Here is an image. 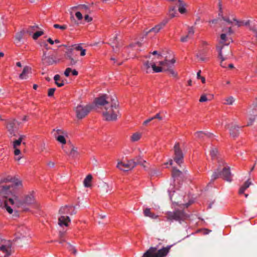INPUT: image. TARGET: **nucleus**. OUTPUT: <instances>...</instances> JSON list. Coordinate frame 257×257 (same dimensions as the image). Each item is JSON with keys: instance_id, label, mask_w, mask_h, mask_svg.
I'll return each mask as SVG.
<instances>
[{"instance_id": "obj_1", "label": "nucleus", "mask_w": 257, "mask_h": 257, "mask_svg": "<svg viewBox=\"0 0 257 257\" xmlns=\"http://www.w3.org/2000/svg\"><path fill=\"white\" fill-rule=\"evenodd\" d=\"M118 103L116 99H112L109 106L105 107L102 110V114L105 120L114 121L117 119L119 110Z\"/></svg>"}, {"instance_id": "obj_2", "label": "nucleus", "mask_w": 257, "mask_h": 257, "mask_svg": "<svg viewBox=\"0 0 257 257\" xmlns=\"http://www.w3.org/2000/svg\"><path fill=\"white\" fill-rule=\"evenodd\" d=\"M217 171H219L220 177L224 180L231 182L232 180L230 168L221 159H218Z\"/></svg>"}, {"instance_id": "obj_3", "label": "nucleus", "mask_w": 257, "mask_h": 257, "mask_svg": "<svg viewBox=\"0 0 257 257\" xmlns=\"http://www.w3.org/2000/svg\"><path fill=\"white\" fill-rule=\"evenodd\" d=\"M171 246H167L160 249L158 246L151 247L145 252L142 257H165L169 252Z\"/></svg>"}, {"instance_id": "obj_4", "label": "nucleus", "mask_w": 257, "mask_h": 257, "mask_svg": "<svg viewBox=\"0 0 257 257\" xmlns=\"http://www.w3.org/2000/svg\"><path fill=\"white\" fill-rule=\"evenodd\" d=\"M9 203L12 205H14L17 207L23 205L24 204H31L35 202V198L32 193L26 196L23 201L20 200L17 196H15L14 198H9Z\"/></svg>"}, {"instance_id": "obj_5", "label": "nucleus", "mask_w": 257, "mask_h": 257, "mask_svg": "<svg viewBox=\"0 0 257 257\" xmlns=\"http://www.w3.org/2000/svg\"><path fill=\"white\" fill-rule=\"evenodd\" d=\"M112 99H116L114 97H110L109 95L104 94L95 98L94 103L98 107H100L102 110L111 103Z\"/></svg>"}, {"instance_id": "obj_6", "label": "nucleus", "mask_w": 257, "mask_h": 257, "mask_svg": "<svg viewBox=\"0 0 257 257\" xmlns=\"http://www.w3.org/2000/svg\"><path fill=\"white\" fill-rule=\"evenodd\" d=\"M71 207L75 208V206H67L61 207L59 209V214L62 215L59 218L58 224L60 226L65 225L67 226L68 225V223L70 221V219L68 216H65L63 215L69 214L70 208Z\"/></svg>"}, {"instance_id": "obj_7", "label": "nucleus", "mask_w": 257, "mask_h": 257, "mask_svg": "<svg viewBox=\"0 0 257 257\" xmlns=\"http://www.w3.org/2000/svg\"><path fill=\"white\" fill-rule=\"evenodd\" d=\"M166 217L168 220H175L180 222L181 220H185L187 216L183 211L177 210L174 212H168Z\"/></svg>"}, {"instance_id": "obj_8", "label": "nucleus", "mask_w": 257, "mask_h": 257, "mask_svg": "<svg viewBox=\"0 0 257 257\" xmlns=\"http://www.w3.org/2000/svg\"><path fill=\"white\" fill-rule=\"evenodd\" d=\"M91 108L90 105H78L75 108L77 117L78 119H82L89 113Z\"/></svg>"}, {"instance_id": "obj_9", "label": "nucleus", "mask_w": 257, "mask_h": 257, "mask_svg": "<svg viewBox=\"0 0 257 257\" xmlns=\"http://www.w3.org/2000/svg\"><path fill=\"white\" fill-rule=\"evenodd\" d=\"M41 61L43 65L46 66L52 65L57 62L55 56L53 54L47 53L46 51L43 52Z\"/></svg>"}, {"instance_id": "obj_10", "label": "nucleus", "mask_w": 257, "mask_h": 257, "mask_svg": "<svg viewBox=\"0 0 257 257\" xmlns=\"http://www.w3.org/2000/svg\"><path fill=\"white\" fill-rule=\"evenodd\" d=\"M12 243L10 240L5 241L0 245V257H8L11 254Z\"/></svg>"}, {"instance_id": "obj_11", "label": "nucleus", "mask_w": 257, "mask_h": 257, "mask_svg": "<svg viewBox=\"0 0 257 257\" xmlns=\"http://www.w3.org/2000/svg\"><path fill=\"white\" fill-rule=\"evenodd\" d=\"M20 124V122L15 119H10L7 121V128L11 135L13 136H16L15 133L18 129V126Z\"/></svg>"}, {"instance_id": "obj_12", "label": "nucleus", "mask_w": 257, "mask_h": 257, "mask_svg": "<svg viewBox=\"0 0 257 257\" xmlns=\"http://www.w3.org/2000/svg\"><path fill=\"white\" fill-rule=\"evenodd\" d=\"M116 167L122 171H128L135 168V164L134 162L131 160L128 161L127 163L119 161L118 162Z\"/></svg>"}, {"instance_id": "obj_13", "label": "nucleus", "mask_w": 257, "mask_h": 257, "mask_svg": "<svg viewBox=\"0 0 257 257\" xmlns=\"http://www.w3.org/2000/svg\"><path fill=\"white\" fill-rule=\"evenodd\" d=\"M174 161L178 164L180 165L182 162L183 158V153L179 147V143H176L174 147Z\"/></svg>"}, {"instance_id": "obj_14", "label": "nucleus", "mask_w": 257, "mask_h": 257, "mask_svg": "<svg viewBox=\"0 0 257 257\" xmlns=\"http://www.w3.org/2000/svg\"><path fill=\"white\" fill-rule=\"evenodd\" d=\"M241 127H243V126H239L233 123H231L230 127H229V124L225 125L226 128H229L230 135L233 138H236L238 136L239 134V128Z\"/></svg>"}, {"instance_id": "obj_15", "label": "nucleus", "mask_w": 257, "mask_h": 257, "mask_svg": "<svg viewBox=\"0 0 257 257\" xmlns=\"http://www.w3.org/2000/svg\"><path fill=\"white\" fill-rule=\"evenodd\" d=\"M109 44L111 46L113 52L116 53L118 51V49L119 46H120L121 44L119 42L118 40V38L117 36L113 37V38H111L109 40Z\"/></svg>"}, {"instance_id": "obj_16", "label": "nucleus", "mask_w": 257, "mask_h": 257, "mask_svg": "<svg viewBox=\"0 0 257 257\" xmlns=\"http://www.w3.org/2000/svg\"><path fill=\"white\" fill-rule=\"evenodd\" d=\"M168 23V20H164L162 22L158 24V25H156L155 27L152 28L150 30H149L148 31L145 32V35H147L148 33L150 32H154L155 33H158L161 29H162L165 25Z\"/></svg>"}, {"instance_id": "obj_17", "label": "nucleus", "mask_w": 257, "mask_h": 257, "mask_svg": "<svg viewBox=\"0 0 257 257\" xmlns=\"http://www.w3.org/2000/svg\"><path fill=\"white\" fill-rule=\"evenodd\" d=\"M73 51L72 48L68 50L66 54V59L70 61V65L73 66L75 65L77 62V60L72 57V52Z\"/></svg>"}, {"instance_id": "obj_18", "label": "nucleus", "mask_w": 257, "mask_h": 257, "mask_svg": "<svg viewBox=\"0 0 257 257\" xmlns=\"http://www.w3.org/2000/svg\"><path fill=\"white\" fill-rule=\"evenodd\" d=\"M195 135L196 138H198L199 139H203L204 137L211 138L213 136V134L209 132H204L203 131H199L196 132L195 134Z\"/></svg>"}, {"instance_id": "obj_19", "label": "nucleus", "mask_w": 257, "mask_h": 257, "mask_svg": "<svg viewBox=\"0 0 257 257\" xmlns=\"http://www.w3.org/2000/svg\"><path fill=\"white\" fill-rule=\"evenodd\" d=\"M207 52L205 50L199 51L196 54V57L198 61H204L206 60Z\"/></svg>"}, {"instance_id": "obj_20", "label": "nucleus", "mask_w": 257, "mask_h": 257, "mask_svg": "<svg viewBox=\"0 0 257 257\" xmlns=\"http://www.w3.org/2000/svg\"><path fill=\"white\" fill-rule=\"evenodd\" d=\"M131 160L134 162V164H135V167L138 165H140L143 166L144 168L146 167V166L144 165V163H146V161L143 159L141 155H139L136 157L134 159Z\"/></svg>"}, {"instance_id": "obj_21", "label": "nucleus", "mask_w": 257, "mask_h": 257, "mask_svg": "<svg viewBox=\"0 0 257 257\" xmlns=\"http://www.w3.org/2000/svg\"><path fill=\"white\" fill-rule=\"evenodd\" d=\"M31 68L29 66H25L22 73L20 75V78L21 79H26L28 78V74L31 72Z\"/></svg>"}, {"instance_id": "obj_22", "label": "nucleus", "mask_w": 257, "mask_h": 257, "mask_svg": "<svg viewBox=\"0 0 257 257\" xmlns=\"http://www.w3.org/2000/svg\"><path fill=\"white\" fill-rule=\"evenodd\" d=\"M251 184V182L249 179H248L244 184L240 188L239 190V193L242 194L244 193V191L247 189L249 186Z\"/></svg>"}, {"instance_id": "obj_23", "label": "nucleus", "mask_w": 257, "mask_h": 257, "mask_svg": "<svg viewBox=\"0 0 257 257\" xmlns=\"http://www.w3.org/2000/svg\"><path fill=\"white\" fill-rule=\"evenodd\" d=\"M153 63L150 62L149 61L145 62L143 64V69L146 71L147 73H149L151 72V67Z\"/></svg>"}, {"instance_id": "obj_24", "label": "nucleus", "mask_w": 257, "mask_h": 257, "mask_svg": "<svg viewBox=\"0 0 257 257\" xmlns=\"http://www.w3.org/2000/svg\"><path fill=\"white\" fill-rule=\"evenodd\" d=\"M10 186L9 185H2L0 188V195L8 194L10 191Z\"/></svg>"}, {"instance_id": "obj_25", "label": "nucleus", "mask_w": 257, "mask_h": 257, "mask_svg": "<svg viewBox=\"0 0 257 257\" xmlns=\"http://www.w3.org/2000/svg\"><path fill=\"white\" fill-rule=\"evenodd\" d=\"M92 179V176L91 175L89 174L88 175L86 178L84 179L83 181V184L85 187H89L91 186V180Z\"/></svg>"}, {"instance_id": "obj_26", "label": "nucleus", "mask_w": 257, "mask_h": 257, "mask_svg": "<svg viewBox=\"0 0 257 257\" xmlns=\"http://www.w3.org/2000/svg\"><path fill=\"white\" fill-rule=\"evenodd\" d=\"M25 138V136L21 135L18 140H15L13 141V147L17 148L18 146H19L21 144V143Z\"/></svg>"}, {"instance_id": "obj_27", "label": "nucleus", "mask_w": 257, "mask_h": 257, "mask_svg": "<svg viewBox=\"0 0 257 257\" xmlns=\"http://www.w3.org/2000/svg\"><path fill=\"white\" fill-rule=\"evenodd\" d=\"M159 64L162 66L164 71H167V69L170 68L169 61L167 59H165L164 61H160Z\"/></svg>"}, {"instance_id": "obj_28", "label": "nucleus", "mask_w": 257, "mask_h": 257, "mask_svg": "<svg viewBox=\"0 0 257 257\" xmlns=\"http://www.w3.org/2000/svg\"><path fill=\"white\" fill-rule=\"evenodd\" d=\"M144 213L145 216L150 217L152 218H156L157 217V216L155 214L151 212L150 209L149 208H146L144 210Z\"/></svg>"}, {"instance_id": "obj_29", "label": "nucleus", "mask_w": 257, "mask_h": 257, "mask_svg": "<svg viewBox=\"0 0 257 257\" xmlns=\"http://www.w3.org/2000/svg\"><path fill=\"white\" fill-rule=\"evenodd\" d=\"M54 137L56 139L57 141L60 142V143L62 144H65L66 143V140L64 137V136L62 135H58L57 136L56 134H54Z\"/></svg>"}, {"instance_id": "obj_30", "label": "nucleus", "mask_w": 257, "mask_h": 257, "mask_svg": "<svg viewBox=\"0 0 257 257\" xmlns=\"http://www.w3.org/2000/svg\"><path fill=\"white\" fill-rule=\"evenodd\" d=\"M219 177H220V173H219V171H217V169H216V170L213 172V173L212 174V175L211 176L210 183H211L212 182H213L216 179H217L218 178H219Z\"/></svg>"}, {"instance_id": "obj_31", "label": "nucleus", "mask_w": 257, "mask_h": 257, "mask_svg": "<svg viewBox=\"0 0 257 257\" xmlns=\"http://www.w3.org/2000/svg\"><path fill=\"white\" fill-rule=\"evenodd\" d=\"M54 79L55 81L56 84L58 87H62L64 85V84L63 83V81H62L61 82H58V80H60V76L59 75H58V74L55 75L54 77Z\"/></svg>"}, {"instance_id": "obj_32", "label": "nucleus", "mask_w": 257, "mask_h": 257, "mask_svg": "<svg viewBox=\"0 0 257 257\" xmlns=\"http://www.w3.org/2000/svg\"><path fill=\"white\" fill-rule=\"evenodd\" d=\"M182 174L181 171L180 170L176 169L175 168H173V170L172 172V175L173 178H177L179 177Z\"/></svg>"}, {"instance_id": "obj_33", "label": "nucleus", "mask_w": 257, "mask_h": 257, "mask_svg": "<svg viewBox=\"0 0 257 257\" xmlns=\"http://www.w3.org/2000/svg\"><path fill=\"white\" fill-rule=\"evenodd\" d=\"M152 68L154 72L158 73L163 71V68L162 67H157L153 62L152 65Z\"/></svg>"}, {"instance_id": "obj_34", "label": "nucleus", "mask_w": 257, "mask_h": 257, "mask_svg": "<svg viewBox=\"0 0 257 257\" xmlns=\"http://www.w3.org/2000/svg\"><path fill=\"white\" fill-rule=\"evenodd\" d=\"M78 152L77 151V148L72 146V148L71 150V152L70 153V155L73 157H76L78 156Z\"/></svg>"}, {"instance_id": "obj_35", "label": "nucleus", "mask_w": 257, "mask_h": 257, "mask_svg": "<svg viewBox=\"0 0 257 257\" xmlns=\"http://www.w3.org/2000/svg\"><path fill=\"white\" fill-rule=\"evenodd\" d=\"M141 134L138 133L134 134L131 137V140L133 142H136L139 140L141 138Z\"/></svg>"}, {"instance_id": "obj_36", "label": "nucleus", "mask_w": 257, "mask_h": 257, "mask_svg": "<svg viewBox=\"0 0 257 257\" xmlns=\"http://www.w3.org/2000/svg\"><path fill=\"white\" fill-rule=\"evenodd\" d=\"M249 113H250V114L251 115H252V116L249 117V120H248V121L247 122V125H248V126L252 124L253 121L255 119V115H256V114H257V112H256L254 114H251L252 113L251 112V110H250L249 111Z\"/></svg>"}, {"instance_id": "obj_37", "label": "nucleus", "mask_w": 257, "mask_h": 257, "mask_svg": "<svg viewBox=\"0 0 257 257\" xmlns=\"http://www.w3.org/2000/svg\"><path fill=\"white\" fill-rule=\"evenodd\" d=\"M67 244H68L67 248L69 249V250L70 251H72V253L74 255H76L77 254V250L75 248V247L74 246H73V245H72L69 243H67Z\"/></svg>"}, {"instance_id": "obj_38", "label": "nucleus", "mask_w": 257, "mask_h": 257, "mask_svg": "<svg viewBox=\"0 0 257 257\" xmlns=\"http://www.w3.org/2000/svg\"><path fill=\"white\" fill-rule=\"evenodd\" d=\"M224 104L227 105H232L234 101V99L232 96H230L225 99Z\"/></svg>"}, {"instance_id": "obj_39", "label": "nucleus", "mask_w": 257, "mask_h": 257, "mask_svg": "<svg viewBox=\"0 0 257 257\" xmlns=\"http://www.w3.org/2000/svg\"><path fill=\"white\" fill-rule=\"evenodd\" d=\"M23 36V33L22 32L18 33L15 36L16 41L17 43L20 42Z\"/></svg>"}, {"instance_id": "obj_40", "label": "nucleus", "mask_w": 257, "mask_h": 257, "mask_svg": "<svg viewBox=\"0 0 257 257\" xmlns=\"http://www.w3.org/2000/svg\"><path fill=\"white\" fill-rule=\"evenodd\" d=\"M252 109H251V113L254 114L257 112V97L255 98L254 102L252 104Z\"/></svg>"}, {"instance_id": "obj_41", "label": "nucleus", "mask_w": 257, "mask_h": 257, "mask_svg": "<svg viewBox=\"0 0 257 257\" xmlns=\"http://www.w3.org/2000/svg\"><path fill=\"white\" fill-rule=\"evenodd\" d=\"M218 154V151L216 148H213L210 151V155L212 159H214Z\"/></svg>"}, {"instance_id": "obj_42", "label": "nucleus", "mask_w": 257, "mask_h": 257, "mask_svg": "<svg viewBox=\"0 0 257 257\" xmlns=\"http://www.w3.org/2000/svg\"><path fill=\"white\" fill-rule=\"evenodd\" d=\"M43 34H44V32L42 31H37L33 34V38L34 40H36L38 38V37L42 36Z\"/></svg>"}, {"instance_id": "obj_43", "label": "nucleus", "mask_w": 257, "mask_h": 257, "mask_svg": "<svg viewBox=\"0 0 257 257\" xmlns=\"http://www.w3.org/2000/svg\"><path fill=\"white\" fill-rule=\"evenodd\" d=\"M4 206L6 207L7 211L10 213L12 214L13 212V210L12 208H11L9 206H8V201H5V203L4 204Z\"/></svg>"}, {"instance_id": "obj_44", "label": "nucleus", "mask_w": 257, "mask_h": 257, "mask_svg": "<svg viewBox=\"0 0 257 257\" xmlns=\"http://www.w3.org/2000/svg\"><path fill=\"white\" fill-rule=\"evenodd\" d=\"M13 178H14L9 176L8 177H7L6 178L2 179V181L3 183H6V182H14L15 180H13Z\"/></svg>"}, {"instance_id": "obj_45", "label": "nucleus", "mask_w": 257, "mask_h": 257, "mask_svg": "<svg viewBox=\"0 0 257 257\" xmlns=\"http://www.w3.org/2000/svg\"><path fill=\"white\" fill-rule=\"evenodd\" d=\"M53 27L56 29H60L62 30H65L67 28V26L66 25H60L58 24H54Z\"/></svg>"}, {"instance_id": "obj_46", "label": "nucleus", "mask_w": 257, "mask_h": 257, "mask_svg": "<svg viewBox=\"0 0 257 257\" xmlns=\"http://www.w3.org/2000/svg\"><path fill=\"white\" fill-rule=\"evenodd\" d=\"M176 10L175 7H172L169 10V15L171 18L175 17Z\"/></svg>"}, {"instance_id": "obj_47", "label": "nucleus", "mask_w": 257, "mask_h": 257, "mask_svg": "<svg viewBox=\"0 0 257 257\" xmlns=\"http://www.w3.org/2000/svg\"><path fill=\"white\" fill-rule=\"evenodd\" d=\"M208 100H209V99H208L206 95L204 94L201 96L200 99H199V101L201 102H203L207 101Z\"/></svg>"}, {"instance_id": "obj_48", "label": "nucleus", "mask_w": 257, "mask_h": 257, "mask_svg": "<svg viewBox=\"0 0 257 257\" xmlns=\"http://www.w3.org/2000/svg\"><path fill=\"white\" fill-rule=\"evenodd\" d=\"M55 90H56V89L55 88H51L49 89L48 92V96L51 97V96H53Z\"/></svg>"}, {"instance_id": "obj_49", "label": "nucleus", "mask_w": 257, "mask_h": 257, "mask_svg": "<svg viewBox=\"0 0 257 257\" xmlns=\"http://www.w3.org/2000/svg\"><path fill=\"white\" fill-rule=\"evenodd\" d=\"M184 7L185 6H179L178 11L181 14H184L186 12V10Z\"/></svg>"}, {"instance_id": "obj_50", "label": "nucleus", "mask_w": 257, "mask_h": 257, "mask_svg": "<svg viewBox=\"0 0 257 257\" xmlns=\"http://www.w3.org/2000/svg\"><path fill=\"white\" fill-rule=\"evenodd\" d=\"M220 38H221V39L222 40L221 43H223L224 42H225V41H227V39H226V34H222L220 35Z\"/></svg>"}, {"instance_id": "obj_51", "label": "nucleus", "mask_w": 257, "mask_h": 257, "mask_svg": "<svg viewBox=\"0 0 257 257\" xmlns=\"http://www.w3.org/2000/svg\"><path fill=\"white\" fill-rule=\"evenodd\" d=\"M13 180H15V181L13 182L15 183V186H19L22 185V182L21 181L17 179H16L15 178H14Z\"/></svg>"}, {"instance_id": "obj_52", "label": "nucleus", "mask_w": 257, "mask_h": 257, "mask_svg": "<svg viewBox=\"0 0 257 257\" xmlns=\"http://www.w3.org/2000/svg\"><path fill=\"white\" fill-rule=\"evenodd\" d=\"M77 7H79V9L80 10H88V6L85 5H79L77 6Z\"/></svg>"}, {"instance_id": "obj_53", "label": "nucleus", "mask_w": 257, "mask_h": 257, "mask_svg": "<svg viewBox=\"0 0 257 257\" xmlns=\"http://www.w3.org/2000/svg\"><path fill=\"white\" fill-rule=\"evenodd\" d=\"M72 47H73V48H72L73 50L75 49L77 51H81L83 49V48L80 45H74Z\"/></svg>"}, {"instance_id": "obj_54", "label": "nucleus", "mask_w": 257, "mask_h": 257, "mask_svg": "<svg viewBox=\"0 0 257 257\" xmlns=\"http://www.w3.org/2000/svg\"><path fill=\"white\" fill-rule=\"evenodd\" d=\"M167 71H168L170 72V73L174 77H176L177 75V74L176 72H175L173 69H170V68H168L167 69Z\"/></svg>"}, {"instance_id": "obj_55", "label": "nucleus", "mask_w": 257, "mask_h": 257, "mask_svg": "<svg viewBox=\"0 0 257 257\" xmlns=\"http://www.w3.org/2000/svg\"><path fill=\"white\" fill-rule=\"evenodd\" d=\"M222 49V47H221L220 48H219V57L220 59H221V62H223V61H224L225 60V59L223 57L222 54V52H221Z\"/></svg>"}, {"instance_id": "obj_56", "label": "nucleus", "mask_w": 257, "mask_h": 257, "mask_svg": "<svg viewBox=\"0 0 257 257\" xmlns=\"http://www.w3.org/2000/svg\"><path fill=\"white\" fill-rule=\"evenodd\" d=\"M53 131H55V129L53 130ZM56 133L55 134H56L57 136L61 135V134H64L65 133L61 130L57 129L56 130Z\"/></svg>"}, {"instance_id": "obj_57", "label": "nucleus", "mask_w": 257, "mask_h": 257, "mask_svg": "<svg viewBox=\"0 0 257 257\" xmlns=\"http://www.w3.org/2000/svg\"><path fill=\"white\" fill-rule=\"evenodd\" d=\"M249 29L255 34V36L257 35V27L255 26H251L249 27Z\"/></svg>"}, {"instance_id": "obj_58", "label": "nucleus", "mask_w": 257, "mask_h": 257, "mask_svg": "<svg viewBox=\"0 0 257 257\" xmlns=\"http://www.w3.org/2000/svg\"><path fill=\"white\" fill-rule=\"evenodd\" d=\"M71 71H72V70H71V69L70 68H66V69L65 70V71L64 72V75L66 77L69 76V74H70V72H71Z\"/></svg>"}, {"instance_id": "obj_59", "label": "nucleus", "mask_w": 257, "mask_h": 257, "mask_svg": "<svg viewBox=\"0 0 257 257\" xmlns=\"http://www.w3.org/2000/svg\"><path fill=\"white\" fill-rule=\"evenodd\" d=\"M75 16L77 17V18L79 20H81L83 18L82 15L80 12H76L75 14Z\"/></svg>"}, {"instance_id": "obj_60", "label": "nucleus", "mask_w": 257, "mask_h": 257, "mask_svg": "<svg viewBox=\"0 0 257 257\" xmlns=\"http://www.w3.org/2000/svg\"><path fill=\"white\" fill-rule=\"evenodd\" d=\"M194 31L193 28V27H190L189 28V31H188V35L189 36L193 35L194 34Z\"/></svg>"}, {"instance_id": "obj_61", "label": "nucleus", "mask_w": 257, "mask_h": 257, "mask_svg": "<svg viewBox=\"0 0 257 257\" xmlns=\"http://www.w3.org/2000/svg\"><path fill=\"white\" fill-rule=\"evenodd\" d=\"M15 149L14 154L15 156H18L21 154L20 150L17 148H14Z\"/></svg>"}, {"instance_id": "obj_62", "label": "nucleus", "mask_w": 257, "mask_h": 257, "mask_svg": "<svg viewBox=\"0 0 257 257\" xmlns=\"http://www.w3.org/2000/svg\"><path fill=\"white\" fill-rule=\"evenodd\" d=\"M84 19L87 22H91L92 20V18L90 17L88 15H86L84 16Z\"/></svg>"}, {"instance_id": "obj_63", "label": "nucleus", "mask_w": 257, "mask_h": 257, "mask_svg": "<svg viewBox=\"0 0 257 257\" xmlns=\"http://www.w3.org/2000/svg\"><path fill=\"white\" fill-rule=\"evenodd\" d=\"M154 119H158L159 120L162 119V117L161 116L160 114L159 113H157L154 116L152 117Z\"/></svg>"}, {"instance_id": "obj_64", "label": "nucleus", "mask_w": 257, "mask_h": 257, "mask_svg": "<svg viewBox=\"0 0 257 257\" xmlns=\"http://www.w3.org/2000/svg\"><path fill=\"white\" fill-rule=\"evenodd\" d=\"M189 36L188 35H186L185 36L182 37L181 38V41L182 42H187V39L189 38Z\"/></svg>"}]
</instances>
